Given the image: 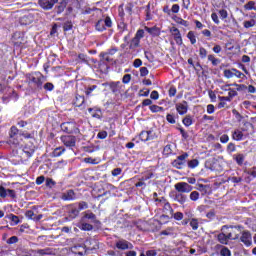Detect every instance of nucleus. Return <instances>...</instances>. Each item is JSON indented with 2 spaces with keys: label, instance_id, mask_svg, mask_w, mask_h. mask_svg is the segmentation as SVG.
Instances as JSON below:
<instances>
[{
  "label": "nucleus",
  "instance_id": "obj_42",
  "mask_svg": "<svg viewBox=\"0 0 256 256\" xmlns=\"http://www.w3.org/2000/svg\"><path fill=\"white\" fill-rule=\"evenodd\" d=\"M80 229L82 231H93V225H91L89 223H82L80 226Z\"/></svg>",
  "mask_w": 256,
  "mask_h": 256
},
{
  "label": "nucleus",
  "instance_id": "obj_2",
  "mask_svg": "<svg viewBox=\"0 0 256 256\" xmlns=\"http://www.w3.org/2000/svg\"><path fill=\"white\" fill-rule=\"evenodd\" d=\"M222 233L217 235V240L222 245H229V241H235L239 239V234L233 235V232H227L229 231V226L224 225L221 228Z\"/></svg>",
  "mask_w": 256,
  "mask_h": 256
},
{
  "label": "nucleus",
  "instance_id": "obj_31",
  "mask_svg": "<svg viewBox=\"0 0 256 256\" xmlns=\"http://www.w3.org/2000/svg\"><path fill=\"white\" fill-rule=\"evenodd\" d=\"M186 165L189 167V169H195V167H199V160L192 159L186 162Z\"/></svg>",
  "mask_w": 256,
  "mask_h": 256
},
{
  "label": "nucleus",
  "instance_id": "obj_60",
  "mask_svg": "<svg viewBox=\"0 0 256 256\" xmlns=\"http://www.w3.org/2000/svg\"><path fill=\"white\" fill-rule=\"evenodd\" d=\"M228 97H230V100L233 99V97H237V90L230 88V90H228Z\"/></svg>",
  "mask_w": 256,
  "mask_h": 256
},
{
  "label": "nucleus",
  "instance_id": "obj_13",
  "mask_svg": "<svg viewBox=\"0 0 256 256\" xmlns=\"http://www.w3.org/2000/svg\"><path fill=\"white\" fill-rule=\"evenodd\" d=\"M170 33L173 35L176 45H183V38L181 37V32L177 27L170 28Z\"/></svg>",
  "mask_w": 256,
  "mask_h": 256
},
{
  "label": "nucleus",
  "instance_id": "obj_41",
  "mask_svg": "<svg viewBox=\"0 0 256 256\" xmlns=\"http://www.w3.org/2000/svg\"><path fill=\"white\" fill-rule=\"evenodd\" d=\"M149 109L152 111V113H161V111H164L163 107L158 105H151Z\"/></svg>",
  "mask_w": 256,
  "mask_h": 256
},
{
  "label": "nucleus",
  "instance_id": "obj_46",
  "mask_svg": "<svg viewBox=\"0 0 256 256\" xmlns=\"http://www.w3.org/2000/svg\"><path fill=\"white\" fill-rule=\"evenodd\" d=\"M57 183L51 179V178H47L46 179V187H49V189H53V187H55Z\"/></svg>",
  "mask_w": 256,
  "mask_h": 256
},
{
  "label": "nucleus",
  "instance_id": "obj_49",
  "mask_svg": "<svg viewBox=\"0 0 256 256\" xmlns=\"http://www.w3.org/2000/svg\"><path fill=\"white\" fill-rule=\"evenodd\" d=\"M190 199L191 201H199V192L198 191L191 192Z\"/></svg>",
  "mask_w": 256,
  "mask_h": 256
},
{
  "label": "nucleus",
  "instance_id": "obj_15",
  "mask_svg": "<svg viewBox=\"0 0 256 256\" xmlns=\"http://www.w3.org/2000/svg\"><path fill=\"white\" fill-rule=\"evenodd\" d=\"M33 153H35V149L25 146L22 150L21 159H24L25 161L26 159H31V157H33Z\"/></svg>",
  "mask_w": 256,
  "mask_h": 256
},
{
  "label": "nucleus",
  "instance_id": "obj_23",
  "mask_svg": "<svg viewBox=\"0 0 256 256\" xmlns=\"http://www.w3.org/2000/svg\"><path fill=\"white\" fill-rule=\"evenodd\" d=\"M83 219H89L91 223H97V216L93 212H85Z\"/></svg>",
  "mask_w": 256,
  "mask_h": 256
},
{
  "label": "nucleus",
  "instance_id": "obj_30",
  "mask_svg": "<svg viewBox=\"0 0 256 256\" xmlns=\"http://www.w3.org/2000/svg\"><path fill=\"white\" fill-rule=\"evenodd\" d=\"M6 218L12 221L13 225H19L20 223L19 216H16L14 214H8Z\"/></svg>",
  "mask_w": 256,
  "mask_h": 256
},
{
  "label": "nucleus",
  "instance_id": "obj_62",
  "mask_svg": "<svg viewBox=\"0 0 256 256\" xmlns=\"http://www.w3.org/2000/svg\"><path fill=\"white\" fill-rule=\"evenodd\" d=\"M25 215L28 219H35V212H33V210L26 211Z\"/></svg>",
  "mask_w": 256,
  "mask_h": 256
},
{
  "label": "nucleus",
  "instance_id": "obj_50",
  "mask_svg": "<svg viewBox=\"0 0 256 256\" xmlns=\"http://www.w3.org/2000/svg\"><path fill=\"white\" fill-rule=\"evenodd\" d=\"M166 120L168 121V123H171V125H175L176 123L175 115L173 114H167Z\"/></svg>",
  "mask_w": 256,
  "mask_h": 256
},
{
  "label": "nucleus",
  "instance_id": "obj_34",
  "mask_svg": "<svg viewBox=\"0 0 256 256\" xmlns=\"http://www.w3.org/2000/svg\"><path fill=\"white\" fill-rule=\"evenodd\" d=\"M226 151L231 155V153H235V151H237V146H235V143L230 142L226 147Z\"/></svg>",
  "mask_w": 256,
  "mask_h": 256
},
{
  "label": "nucleus",
  "instance_id": "obj_22",
  "mask_svg": "<svg viewBox=\"0 0 256 256\" xmlns=\"http://www.w3.org/2000/svg\"><path fill=\"white\" fill-rule=\"evenodd\" d=\"M38 255L44 256V255H55V251L53 248H44V249H38L36 251Z\"/></svg>",
  "mask_w": 256,
  "mask_h": 256
},
{
  "label": "nucleus",
  "instance_id": "obj_39",
  "mask_svg": "<svg viewBox=\"0 0 256 256\" xmlns=\"http://www.w3.org/2000/svg\"><path fill=\"white\" fill-rule=\"evenodd\" d=\"M63 153H65V148L58 147V148L54 149L53 156L54 157H61V155H63Z\"/></svg>",
  "mask_w": 256,
  "mask_h": 256
},
{
  "label": "nucleus",
  "instance_id": "obj_53",
  "mask_svg": "<svg viewBox=\"0 0 256 256\" xmlns=\"http://www.w3.org/2000/svg\"><path fill=\"white\" fill-rule=\"evenodd\" d=\"M199 55H200L201 59H205V57H207V49H205L204 47H200Z\"/></svg>",
  "mask_w": 256,
  "mask_h": 256
},
{
  "label": "nucleus",
  "instance_id": "obj_26",
  "mask_svg": "<svg viewBox=\"0 0 256 256\" xmlns=\"http://www.w3.org/2000/svg\"><path fill=\"white\" fill-rule=\"evenodd\" d=\"M140 43H141V40H139V38H136L134 36V38L130 42L129 49H137V47H139Z\"/></svg>",
  "mask_w": 256,
  "mask_h": 256
},
{
  "label": "nucleus",
  "instance_id": "obj_59",
  "mask_svg": "<svg viewBox=\"0 0 256 256\" xmlns=\"http://www.w3.org/2000/svg\"><path fill=\"white\" fill-rule=\"evenodd\" d=\"M104 27H111L113 25V22L111 21L110 17H106L104 20Z\"/></svg>",
  "mask_w": 256,
  "mask_h": 256
},
{
  "label": "nucleus",
  "instance_id": "obj_29",
  "mask_svg": "<svg viewBox=\"0 0 256 256\" xmlns=\"http://www.w3.org/2000/svg\"><path fill=\"white\" fill-rule=\"evenodd\" d=\"M182 123L185 125V127H191V125H193V118L191 115H187L183 118Z\"/></svg>",
  "mask_w": 256,
  "mask_h": 256
},
{
  "label": "nucleus",
  "instance_id": "obj_7",
  "mask_svg": "<svg viewBox=\"0 0 256 256\" xmlns=\"http://www.w3.org/2000/svg\"><path fill=\"white\" fill-rule=\"evenodd\" d=\"M224 77H226V79H233V77H237L238 79H243V77H245V74H243L241 71L235 68H232V69L224 70Z\"/></svg>",
  "mask_w": 256,
  "mask_h": 256
},
{
  "label": "nucleus",
  "instance_id": "obj_20",
  "mask_svg": "<svg viewBox=\"0 0 256 256\" xmlns=\"http://www.w3.org/2000/svg\"><path fill=\"white\" fill-rule=\"evenodd\" d=\"M153 132L151 131H142L140 133V139L141 141H151L153 139Z\"/></svg>",
  "mask_w": 256,
  "mask_h": 256
},
{
  "label": "nucleus",
  "instance_id": "obj_47",
  "mask_svg": "<svg viewBox=\"0 0 256 256\" xmlns=\"http://www.w3.org/2000/svg\"><path fill=\"white\" fill-rule=\"evenodd\" d=\"M135 37L141 41V39H143V37H145V30L144 29H139L136 34Z\"/></svg>",
  "mask_w": 256,
  "mask_h": 256
},
{
  "label": "nucleus",
  "instance_id": "obj_61",
  "mask_svg": "<svg viewBox=\"0 0 256 256\" xmlns=\"http://www.w3.org/2000/svg\"><path fill=\"white\" fill-rule=\"evenodd\" d=\"M219 15H220L221 19H227V17H228L227 10H225V9L219 10Z\"/></svg>",
  "mask_w": 256,
  "mask_h": 256
},
{
  "label": "nucleus",
  "instance_id": "obj_9",
  "mask_svg": "<svg viewBox=\"0 0 256 256\" xmlns=\"http://www.w3.org/2000/svg\"><path fill=\"white\" fill-rule=\"evenodd\" d=\"M56 3H59V0H38V5L41 9H44V11H51Z\"/></svg>",
  "mask_w": 256,
  "mask_h": 256
},
{
  "label": "nucleus",
  "instance_id": "obj_4",
  "mask_svg": "<svg viewBox=\"0 0 256 256\" xmlns=\"http://www.w3.org/2000/svg\"><path fill=\"white\" fill-rule=\"evenodd\" d=\"M187 159H189V154L184 152L182 155H179L171 163L172 167L175 169H185L187 167Z\"/></svg>",
  "mask_w": 256,
  "mask_h": 256
},
{
  "label": "nucleus",
  "instance_id": "obj_51",
  "mask_svg": "<svg viewBox=\"0 0 256 256\" xmlns=\"http://www.w3.org/2000/svg\"><path fill=\"white\" fill-rule=\"evenodd\" d=\"M164 211L173 214V207H171L169 202L164 203Z\"/></svg>",
  "mask_w": 256,
  "mask_h": 256
},
{
  "label": "nucleus",
  "instance_id": "obj_28",
  "mask_svg": "<svg viewBox=\"0 0 256 256\" xmlns=\"http://www.w3.org/2000/svg\"><path fill=\"white\" fill-rule=\"evenodd\" d=\"M160 235H166V236H173L175 235V229L173 227H168L167 229L165 230H162L160 232Z\"/></svg>",
  "mask_w": 256,
  "mask_h": 256
},
{
  "label": "nucleus",
  "instance_id": "obj_8",
  "mask_svg": "<svg viewBox=\"0 0 256 256\" xmlns=\"http://www.w3.org/2000/svg\"><path fill=\"white\" fill-rule=\"evenodd\" d=\"M175 190L176 193H191L193 191V186L189 185V183L186 182H179L175 184Z\"/></svg>",
  "mask_w": 256,
  "mask_h": 256
},
{
  "label": "nucleus",
  "instance_id": "obj_35",
  "mask_svg": "<svg viewBox=\"0 0 256 256\" xmlns=\"http://www.w3.org/2000/svg\"><path fill=\"white\" fill-rule=\"evenodd\" d=\"M229 229L227 230V233H232V235H237V233H235L236 229L237 231H241V229H243V226L241 225H236V226H228Z\"/></svg>",
  "mask_w": 256,
  "mask_h": 256
},
{
  "label": "nucleus",
  "instance_id": "obj_58",
  "mask_svg": "<svg viewBox=\"0 0 256 256\" xmlns=\"http://www.w3.org/2000/svg\"><path fill=\"white\" fill-rule=\"evenodd\" d=\"M64 31H71L73 29V23L71 22H66L63 25Z\"/></svg>",
  "mask_w": 256,
  "mask_h": 256
},
{
  "label": "nucleus",
  "instance_id": "obj_21",
  "mask_svg": "<svg viewBox=\"0 0 256 256\" xmlns=\"http://www.w3.org/2000/svg\"><path fill=\"white\" fill-rule=\"evenodd\" d=\"M233 159L234 161H236L237 165H239L240 167L243 166V163H245V154H235L233 155Z\"/></svg>",
  "mask_w": 256,
  "mask_h": 256
},
{
  "label": "nucleus",
  "instance_id": "obj_27",
  "mask_svg": "<svg viewBox=\"0 0 256 256\" xmlns=\"http://www.w3.org/2000/svg\"><path fill=\"white\" fill-rule=\"evenodd\" d=\"M67 7V2L66 1H62L57 7H56V13L58 15H61V13H63V11H65V8Z\"/></svg>",
  "mask_w": 256,
  "mask_h": 256
},
{
  "label": "nucleus",
  "instance_id": "obj_18",
  "mask_svg": "<svg viewBox=\"0 0 256 256\" xmlns=\"http://www.w3.org/2000/svg\"><path fill=\"white\" fill-rule=\"evenodd\" d=\"M176 111L179 113V115H185V113H187V101L176 104Z\"/></svg>",
  "mask_w": 256,
  "mask_h": 256
},
{
  "label": "nucleus",
  "instance_id": "obj_55",
  "mask_svg": "<svg viewBox=\"0 0 256 256\" xmlns=\"http://www.w3.org/2000/svg\"><path fill=\"white\" fill-rule=\"evenodd\" d=\"M95 89H97V85L89 86L88 88H86V91H85L86 95L87 96L91 95V93H93Z\"/></svg>",
  "mask_w": 256,
  "mask_h": 256
},
{
  "label": "nucleus",
  "instance_id": "obj_11",
  "mask_svg": "<svg viewBox=\"0 0 256 256\" xmlns=\"http://www.w3.org/2000/svg\"><path fill=\"white\" fill-rule=\"evenodd\" d=\"M240 241L241 243H244L246 247H250V245L252 244L251 232H249V230H244L240 237Z\"/></svg>",
  "mask_w": 256,
  "mask_h": 256
},
{
  "label": "nucleus",
  "instance_id": "obj_5",
  "mask_svg": "<svg viewBox=\"0 0 256 256\" xmlns=\"http://www.w3.org/2000/svg\"><path fill=\"white\" fill-rule=\"evenodd\" d=\"M29 83H33L36 89H43V76L41 73L29 74L27 76Z\"/></svg>",
  "mask_w": 256,
  "mask_h": 256
},
{
  "label": "nucleus",
  "instance_id": "obj_40",
  "mask_svg": "<svg viewBox=\"0 0 256 256\" xmlns=\"http://www.w3.org/2000/svg\"><path fill=\"white\" fill-rule=\"evenodd\" d=\"M255 23V19H251L248 21H244L243 26L245 27V29H251V27H255Z\"/></svg>",
  "mask_w": 256,
  "mask_h": 256
},
{
  "label": "nucleus",
  "instance_id": "obj_25",
  "mask_svg": "<svg viewBox=\"0 0 256 256\" xmlns=\"http://www.w3.org/2000/svg\"><path fill=\"white\" fill-rule=\"evenodd\" d=\"M244 9L246 11H256V2L255 1H249L244 5Z\"/></svg>",
  "mask_w": 256,
  "mask_h": 256
},
{
  "label": "nucleus",
  "instance_id": "obj_36",
  "mask_svg": "<svg viewBox=\"0 0 256 256\" xmlns=\"http://www.w3.org/2000/svg\"><path fill=\"white\" fill-rule=\"evenodd\" d=\"M120 84H121V82H111L109 84V87H110L112 93H117V91H119Z\"/></svg>",
  "mask_w": 256,
  "mask_h": 256
},
{
  "label": "nucleus",
  "instance_id": "obj_6",
  "mask_svg": "<svg viewBox=\"0 0 256 256\" xmlns=\"http://www.w3.org/2000/svg\"><path fill=\"white\" fill-rule=\"evenodd\" d=\"M72 105H74V107H76L80 111H85V109H87V104L85 103V96L76 94L72 102Z\"/></svg>",
  "mask_w": 256,
  "mask_h": 256
},
{
  "label": "nucleus",
  "instance_id": "obj_54",
  "mask_svg": "<svg viewBox=\"0 0 256 256\" xmlns=\"http://www.w3.org/2000/svg\"><path fill=\"white\" fill-rule=\"evenodd\" d=\"M112 176L113 177H118V175H121V173H123V169L122 168H115L112 170Z\"/></svg>",
  "mask_w": 256,
  "mask_h": 256
},
{
  "label": "nucleus",
  "instance_id": "obj_24",
  "mask_svg": "<svg viewBox=\"0 0 256 256\" xmlns=\"http://www.w3.org/2000/svg\"><path fill=\"white\" fill-rule=\"evenodd\" d=\"M79 209H77L76 207H71L68 214H69V218L70 219H76L79 216Z\"/></svg>",
  "mask_w": 256,
  "mask_h": 256
},
{
  "label": "nucleus",
  "instance_id": "obj_32",
  "mask_svg": "<svg viewBox=\"0 0 256 256\" xmlns=\"http://www.w3.org/2000/svg\"><path fill=\"white\" fill-rule=\"evenodd\" d=\"M187 38L189 39L191 45H195V43H197V37L195 36L194 31H189L187 34Z\"/></svg>",
  "mask_w": 256,
  "mask_h": 256
},
{
  "label": "nucleus",
  "instance_id": "obj_3",
  "mask_svg": "<svg viewBox=\"0 0 256 256\" xmlns=\"http://www.w3.org/2000/svg\"><path fill=\"white\" fill-rule=\"evenodd\" d=\"M60 127L64 133H68L69 135H77L79 133V127H77L75 121L63 122Z\"/></svg>",
  "mask_w": 256,
  "mask_h": 256
},
{
  "label": "nucleus",
  "instance_id": "obj_19",
  "mask_svg": "<svg viewBox=\"0 0 256 256\" xmlns=\"http://www.w3.org/2000/svg\"><path fill=\"white\" fill-rule=\"evenodd\" d=\"M16 253L18 256H32L33 250L21 247L16 250Z\"/></svg>",
  "mask_w": 256,
  "mask_h": 256
},
{
  "label": "nucleus",
  "instance_id": "obj_38",
  "mask_svg": "<svg viewBox=\"0 0 256 256\" xmlns=\"http://www.w3.org/2000/svg\"><path fill=\"white\" fill-rule=\"evenodd\" d=\"M172 153H173V146L170 144L166 145L163 149V155L169 156V155H172Z\"/></svg>",
  "mask_w": 256,
  "mask_h": 256
},
{
  "label": "nucleus",
  "instance_id": "obj_64",
  "mask_svg": "<svg viewBox=\"0 0 256 256\" xmlns=\"http://www.w3.org/2000/svg\"><path fill=\"white\" fill-rule=\"evenodd\" d=\"M220 143H229V135L223 134V135L220 137Z\"/></svg>",
  "mask_w": 256,
  "mask_h": 256
},
{
  "label": "nucleus",
  "instance_id": "obj_14",
  "mask_svg": "<svg viewBox=\"0 0 256 256\" xmlns=\"http://www.w3.org/2000/svg\"><path fill=\"white\" fill-rule=\"evenodd\" d=\"M61 199L63 201H74V199H77V196L75 194V191L67 190L66 192L62 193Z\"/></svg>",
  "mask_w": 256,
  "mask_h": 256
},
{
  "label": "nucleus",
  "instance_id": "obj_44",
  "mask_svg": "<svg viewBox=\"0 0 256 256\" xmlns=\"http://www.w3.org/2000/svg\"><path fill=\"white\" fill-rule=\"evenodd\" d=\"M96 30L97 31H105V22L103 20H99L96 23Z\"/></svg>",
  "mask_w": 256,
  "mask_h": 256
},
{
  "label": "nucleus",
  "instance_id": "obj_48",
  "mask_svg": "<svg viewBox=\"0 0 256 256\" xmlns=\"http://www.w3.org/2000/svg\"><path fill=\"white\" fill-rule=\"evenodd\" d=\"M236 87V91H247V86L245 84H232Z\"/></svg>",
  "mask_w": 256,
  "mask_h": 256
},
{
  "label": "nucleus",
  "instance_id": "obj_37",
  "mask_svg": "<svg viewBox=\"0 0 256 256\" xmlns=\"http://www.w3.org/2000/svg\"><path fill=\"white\" fill-rule=\"evenodd\" d=\"M208 61H211L212 65H214V67H217V65H219V63H221V60L215 58V56L213 54L208 55Z\"/></svg>",
  "mask_w": 256,
  "mask_h": 256
},
{
  "label": "nucleus",
  "instance_id": "obj_17",
  "mask_svg": "<svg viewBox=\"0 0 256 256\" xmlns=\"http://www.w3.org/2000/svg\"><path fill=\"white\" fill-rule=\"evenodd\" d=\"M174 201H176L180 205H185V203H187V195L176 192L174 195Z\"/></svg>",
  "mask_w": 256,
  "mask_h": 256
},
{
  "label": "nucleus",
  "instance_id": "obj_45",
  "mask_svg": "<svg viewBox=\"0 0 256 256\" xmlns=\"http://www.w3.org/2000/svg\"><path fill=\"white\" fill-rule=\"evenodd\" d=\"M220 255L221 256H231V250H229V248L227 247H222L221 251H220Z\"/></svg>",
  "mask_w": 256,
  "mask_h": 256
},
{
  "label": "nucleus",
  "instance_id": "obj_52",
  "mask_svg": "<svg viewBox=\"0 0 256 256\" xmlns=\"http://www.w3.org/2000/svg\"><path fill=\"white\" fill-rule=\"evenodd\" d=\"M43 87H44L45 91H53V89H55V85H53V83H51V82L44 84Z\"/></svg>",
  "mask_w": 256,
  "mask_h": 256
},
{
  "label": "nucleus",
  "instance_id": "obj_16",
  "mask_svg": "<svg viewBox=\"0 0 256 256\" xmlns=\"http://www.w3.org/2000/svg\"><path fill=\"white\" fill-rule=\"evenodd\" d=\"M243 131H245V129H235L232 132V139L234 141H243V137H245V135L243 134Z\"/></svg>",
  "mask_w": 256,
  "mask_h": 256
},
{
  "label": "nucleus",
  "instance_id": "obj_33",
  "mask_svg": "<svg viewBox=\"0 0 256 256\" xmlns=\"http://www.w3.org/2000/svg\"><path fill=\"white\" fill-rule=\"evenodd\" d=\"M210 190L211 188L209 187V185L199 184L198 186V191H201L202 195H207V193H209Z\"/></svg>",
  "mask_w": 256,
  "mask_h": 256
},
{
  "label": "nucleus",
  "instance_id": "obj_56",
  "mask_svg": "<svg viewBox=\"0 0 256 256\" xmlns=\"http://www.w3.org/2000/svg\"><path fill=\"white\" fill-rule=\"evenodd\" d=\"M19 238L17 236H12L7 240L8 245H13V243H18Z\"/></svg>",
  "mask_w": 256,
  "mask_h": 256
},
{
  "label": "nucleus",
  "instance_id": "obj_1",
  "mask_svg": "<svg viewBox=\"0 0 256 256\" xmlns=\"http://www.w3.org/2000/svg\"><path fill=\"white\" fill-rule=\"evenodd\" d=\"M21 141H23V139H21L19 128H17V126H12L8 132L7 145L12 149H17V147L21 145Z\"/></svg>",
  "mask_w": 256,
  "mask_h": 256
},
{
  "label": "nucleus",
  "instance_id": "obj_10",
  "mask_svg": "<svg viewBox=\"0 0 256 256\" xmlns=\"http://www.w3.org/2000/svg\"><path fill=\"white\" fill-rule=\"evenodd\" d=\"M61 141L66 147H75V143H77V138L71 135L62 136Z\"/></svg>",
  "mask_w": 256,
  "mask_h": 256
},
{
  "label": "nucleus",
  "instance_id": "obj_57",
  "mask_svg": "<svg viewBox=\"0 0 256 256\" xmlns=\"http://www.w3.org/2000/svg\"><path fill=\"white\" fill-rule=\"evenodd\" d=\"M7 191L8 189H5V187L0 185V197H2V199H5V197H7Z\"/></svg>",
  "mask_w": 256,
  "mask_h": 256
},
{
  "label": "nucleus",
  "instance_id": "obj_43",
  "mask_svg": "<svg viewBox=\"0 0 256 256\" xmlns=\"http://www.w3.org/2000/svg\"><path fill=\"white\" fill-rule=\"evenodd\" d=\"M190 227H192L193 231H197L199 229V221L195 218H193L190 221Z\"/></svg>",
  "mask_w": 256,
  "mask_h": 256
},
{
  "label": "nucleus",
  "instance_id": "obj_63",
  "mask_svg": "<svg viewBox=\"0 0 256 256\" xmlns=\"http://www.w3.org/2000/svg\"><path fill=\"white\" fill-rule=\"evenodd\" d=\"M173 217L176 221H181L183 219V213L182 212H176V213H174Z\"/></svg>",
  "mask_w": 256,
  "mask_h": 256
},
{
  "label": "nucleus",
  "instance_id": "obj_12",
  "mask_svg": "<svg viewBox=\"0 0 256 256\" xmlns=\"http://www.w3.org/2000/svg\"><path fill=\"white\" fill-rule=\"evenodd\" d=\"M116 247L121 251H127V249H133V244L125 239H120L116 242Z\"/></svg>",
  "mask_w": 256,
  "mask_h": 256
}]
</instances>
